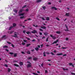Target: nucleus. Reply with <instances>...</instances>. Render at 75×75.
Returning <instances> with one entry per match:
<instances>
[{
  "mask_svg": "<svg viewBox=\"0 0 75 75\" xmlns=\"http://www.w3.org/2000/svg\"><path fill=\"white\" fill-rule=\"evenodd\" d=\"M31 33L33 34H35V33H37V30H33V31H32L31 32Z\"/></svg>",
  "mask_w": 75,
  "mask_h": 75,
  "instance_id": "obj_1",
  "label": "nucleus"
},
{
  "mask_svg": "<svg viewBox=\"0 0 75 75\" xmlns=\"http://www.w3.org/2000/svg\"><path fill=\"white\" fill-rule=\"evenodd\" d=\"M50 35L51 37H52V38L54 40H55V39L56 38V37H55L54 36H53L51 35Z\"/></svg>",
  "mask_w": 75,
  "mask_h": 75,
  "instance_id": "obj_2",
  "label": "nucleus"
},
{
  "mask_svg": "<svg viewBox=\"0 0 75 75\" xmlns=\"http://www.w3.org/2000/svg\"><path fill=\"white\" fill-rule=\"evenodd\" d=\"M57 42H58V40H57L56 41H54L53 43H52V44L53 45L54 44H57Z\"/></svg>",
  "mask_w": 75,
  "mask_h": 75,
  "instance_id": "obj_3",
  "label": "nucleus"
},
{
  "mask_svg": "<svg viewBox=\"0 0 75 75\" xmlns=\"http://www.w3.org/2000/svg\"><path fill=\"white\" fill-rule=\"evenodd\" d=\"M49 34L47 32H46L45 33H44L43 34L44 35H45V36H47V35H48Z\"/></svg>",
  "mask_w": 75,
  "mask_h": 75,
  "instance_id": "obj_4",
  "label": "nucleus"
},
{
  "mask_svg": "<svg viewBox=\"0 0 75 75\" xmlns=\"http://www.w3.org/2000/svg\"><path fill=\"white\" fill-rule=\"evenodd\" d=\"M31 67V64H28L27 66V68H30V67Z\"/></svg>",
  "mask_w": 75,
  "mask_h": 75,
  "instance_id": "obj_5",
  "label": "nucleus"
},
{
  "mask_svg": "<svg viewBox=\"0 0 75 75\" xmlns=\"http://www.w3.org/2000/svg\"><path fill=\"white\" fill-rule=\"evenodd\" d=\"M19 64L20 66H22V65H23V62H20Z\"/></svg>",
  "mask_w": 75,
  "mask_h": 75,
  "instance_id": "obj_6",
  "label": "nucleus"
},
{
  "mask_svg": "<svg viewBox=\"0 0 75 75\" xmlns=\"http://www.w3.org/2000/svg\"><path fill=\"white\" fill-rule=\"evenodd\" d=\"M56 55L58 56H59V55H63V54L62 53H60L59 54L57 53Z\"/></svg>",
  "mask_w": 75,
  "mask_h": 75,
  "instance_id": "obj_7",
  "label": "nucleus"
},
{
  "mask_svg": "<svg viewBox=\"0 0 75 75\" xmlns=\"http://www.w3.org/2000/svg\"><path fill=\"white\" fill-rule=\"evenodd\" d=\"M51 8L52 9H54V8L55 10H57V8L56 7H52Z\"/></svg>",
  "mask_w": 75,
  "mask_h": 75,
  "instance_id": "obj_8",
  "label": "nucleus"
},
{
  "mask_svg": "<svg viewBox=\"0 0 75 75\" xmlns=\"http://www.w3.org/2000/svg\"><path fill=\"white\" fill-rule=\"evenodd\" d=\"M23 9H21L19 10V11L18 12V13L19 14H20V13H22V12L23 11Z\"/></svg>",
  "mask_w": 75,
  "mask_h": 75,
  "instance_id": "obj_9",
  "label": "nucleus"
},
{
  "mask_svg": "<svg viewBox=\"0 0 75 75\" xmlns=\"http://www.w3.org/2000/svg\"><path fill=\"white\" fill-rule=\"evenodd\" d=\"M30 45H31V44L30 43L27 44H26V47H29V46H30Z\"/></svg>",
  "mask_w": 75,
  "mask_h": 75,
  "instance_id": "obj_10",
  "label": "nucleus"
},
{
  "mask_svg": "<svg viewBox=\"0 0 75 75\" xmlns=\"http://www.w3.org/2000/svg\"><path fill=\"white\" fill-rule=\"evenodd\" d=\"M46 20L47 21H49L50 20V18L48 17H46Z\"/></svg>",
  "mask_w": 75,
  "mask_h": 75,
  "instance_id": "obj_11",
  "label": "nucleus"
},
{
  "mask_svg": "<svg viewBox=\"0 0 75 75\" xmlns=\"http://www.w3.org/2000/svg\"><path fill=\"white\" fill-rule=\"evenodd\" d=\"M40 27L41 28H42V29H46V27H45V26H41Z\"/></svg>",
  "mask_w": 75,
  "mask_h": 75,
  "instance_id": "obj_12",
  "label": "nucleus"
},
{
  "mask_svg": "<svg viewBox=\"0 0 75 75\" xmlns=\"http://www.w3.org/2000/svg\"><path fill=\"white\" fill-rule=\"evenodd\" d=\"M14 65L15 67H19V65L17 64H14Z\"/></svg>",
  "mask_w": 75,
  "mask_h": 75,
  "instance_id": "obj_13",
  "label": "nucleus"
},
{
  "mask_svg": "<svg viewBox=\"0 0 75 75\" xmlns=\"http://www.w3.org/2000/svg\"><path fill=\"white\" fill-rule=\"evenodd\" d=\"M13 11L16 13H17V12H18V11H17V10L16 9L14 10Z\"/></svg>",
  "mask_w": 75,
  "mask_h": 75,
  "instance_id": "obj_14",
  "label": "nucleus"
},
{
  "mask_svg": "<svg viewBox=\"0 0 75 75\" xmlns=\"http://www.w3.org/2000/svg\"><path fill=\"white\" fill-rule=\"evenodd\" d=\"M24 13H20L19 14V15L21 16H24Z\"/></svg>",
  "mask_w": 75,
  "mask_h": 75,
  "instance_id": "obj_15",
  "label": "nucleus"
},
{
  "mask_svg": "<svg viewBox=\"0 0 75 75\" xmlns=\"http://www.w3.org/2000/svg\"><path fill=\"white\" fill-rule=\"evenodd\" d=\"M35 49V50H36V51H38V50H39V48H38V47H36Z\"/></svg>",
  "mask_w": 75,
  "mask_h": 75,
  "instance_id": "obj_16",
  "label": "nucleus"
},
{
  "mask_svg": "<svg viewBox=\"0 0 75 75\" xmlns=\"http://www.w3.org/2000/svg\"><path fill=\"white\" fill-rule=\"evenodd\" d=\"M57 34H60V33H61V32L59 31H57L56 32Z\"/></svg>",
  "mask_w": 75,
  "mask_h": 75,
  "instance_id": "obj_17",
  "label": "nucleus"
},
{
  "mask_svg": "<svg viewBox=\"0 0 75 75\" xmlns=\"http://www.w3.org/2000/svg\"><path fill=\"white\" fill-rule=\"evenodd\" d=\"M17 55V53H14V57H16Z\"/></svg>",
  "mask_w": 75,
  "mask_h": 75,
  "instance_id": "obj_18",
  "label": "nucleus"
},
{
  "mask_svg": "<svg viewBox=\"0 0 75 75\" xmlns=\"http://www.w3.org/2000/svg\"><path fill=\"white\" fill-rule=\"evenodd\" d=\"M63 69L64 71H68V68L65 69L64 68H63Z\"/></svg>",
  "mask_w": 75,
  "mask_h": 75,
  "instance_id": "obj_19",
  "label": "nucleus"
},
{
  "mask_svg": "<svg viewBox=\"0 0 75 75\" xmlns=\"http://www.w3.org/2000/svg\"><path fill=\"white\" fill-rule=\"evenodd\" d=\"M48 38H49V37H48L46 40V42H48Z\"/></svg>",
  "mask_w": 75,
  "mask_h": 75,
  "instance_id": "obj_20",
  "label": "nucleus"
},
{
  "mask_svg": "<svg viewBox=\"0 0 75 75\" xmlns=\"http://www.w3.org/2000/svg\"><path fill=\"white\" fill-rule=\"evenodd\" d=\"M13 28V26L10 27L8 29V30H11V28Z\"/></svg>",
  "mask_w": 75,
  "mask_h": 75,
  "instance_id": "obj_21",
  "label": "nucleus"
},
{
  "mask_svg": "<svg viewBox=\"0 0 75 75\" xmlns=\"http://www.w3.org/2000/svg\"><path fill=\"white\" fill-rule=\"evenodd\" d=\"M26 33L27 34H31V32L30 31H28L26 32Z\"/></svg>",
  "mask_w": 75,
  "mask_h": 75,
  "instance_id": "obj_22",
  "label": "nucleus"
},
{
  "mask_svg": "<svg viewBox=\"0 0 75 75\" xmlns=\"http://www.w3.org/2000/svg\"><path fill=\"white\" fill-rule=\"evenodd\" d=\"M12 37H16V38H18V37L16 35H12Z\"/></svg>",
  "mask_w": 75,
  "mask_h": 75,
  "instance_id": "obj_23",
  "label": "nucleus"
},
{
  "mask_svg": "<svg viewBox=\"0 0 75 75\" xmlns=\"http://www.w3.org/2000/svg\"><path fill=\"white\" fill-rule=\"evenodd\" d=\"M13 27H16V24L14 23L13 24Z\"/></svg>",
  "mask_w": 75,
  "mask_h": 75,
  "instance_id": "obj_24",
  "label": "nucleus"
},
{
  "mask_svg": "<svg viewBox=\"0 0 75 75\" xmlns=\"http://www.w3.org/2000/svg\"><path fill=\"white\" fill-rule=\"evenodd\" d=\"M41 0H37V3H39V2H41Z\"/></svg>",
  "mask_w": 75,
  "mask_h": 75,
  "instance_id": "obj_25",
  "label": "nucleus"
},
{
  "mask_svg": "<svg viewBox=\"0 0 75 75\" xmlns=\"http://www.w3.org/2000/svg\"><path fill=\"white\" fill-rule=\"evenodd\" d=\"M43 56L44 57H46V55L45 54V52H43Z\"/></svg>",
  "mask_w": 75,
  "mask_h": 75,
  "instance_id": "obj_26",
  "label": "nucleus"
},
{
  "mask_svg": "<svg viewBox=\"0 0 75 75\" xmlns=\"http://www.w3.org/2000/svg\"><path fill=\"white\" fill-rule=\"evenodd\" d=\"M6 35H4L2 37V38H5V37H6Z\"/></svg>",
  "mask_w": 75,
  "mask_h": 75,
  "instance_id": "obj_27",
  "label": "nucleus"
},
{
  "mask_svg": "<svg viewBox=\"0 0 75 75\" xmlns=\"http://www.w3.org/2000/svg\"><path fill=\"white\" fill-rule=\"evenodd\" d=\"M11 71V69H10V68H8V72H10Z\"/></svg>",
  "mask_w": 75,
  "mask_h": 75,
  "instance_id": "obj_28",
  "label": "nucleus"
},
{
  "mask_svg": "<svg viewBox=\"0 0 75 75\" xmlns=\"http://www.w3.org/2000/svg\"><path fill=\"white\" fill-rule=\"evenodd\" d=\"M9 54H10L11 55H13V54H14V53L13 52H10L9 53Z\"/></svg>",
  "mask_w": 75,
  "mask_h": 75,
  "instance_id": "obj_29",
  "label": "nucleus"
},
{
  "mask_svg": "<svg viewBox=\"0 0 75 75\" xmlns=\"http://www.w3.org/2000/svg\"><path fill=\"white\" fill-rule=\"evenodd\" d=\"M56 19L57 20H58V21H60V20H59V19L58 18H56Z\"/></svg>",
  "mask_w": 75,
  "mask_h": 75,
  "instance_id": "obj_30",
  "label": "nucleus"
},
{
  "mask_svg": "<svg viewBox=\"0 0 75 75\" xmlns=\"http://www.w3.org/2000/svg\"><path fill=\"white\" fill-rule=\"evenodd\" d=\"M32 42H35V41H36V40H35V39H33L32 40Z\"/></svg>",
  "mask_w": 75,
  "mask_h": 75,
  "instance_id": "obj_31",
  "label": "nucleus"
},
{
  "mask_svg": "<svg viewBox=\"0 0 75 75\" xmlns=\"http://www.w3.org/2000/svg\"><path fill=\"white\" fill-rule=\"evenodd\" d=\"M3 48H8V46H4L3 47Z\"/></svg>",
  "mask_w": 75,
  "mask_h": 75,
  "instance_id": "obj_32",
  "label": "nucleus"
},
{
  "mask_svg": "<svg viewBox=\"0 0 75 75\" xmlns=\"http://www.w3.org/2000/svg\"><path fill=\"white\" fill-rule=\"evenodd\" d=\"M66 16H69V13H66Z\"/></svg>",
  "mask_w": 75,
  "mask_h": 75,
  "instance_id": "obj_33",
  "label": "nucleus"
},
{
  "mask_svg": "<svg viewBox=\"0 0 75 75\" xmlns=\"http://www.w3.org/2000/svg\"><path fill=\"white\" fill-rule=\"evenodd\" d=\"M27 54H30V52L29 51L27 52Z\"/></svg>",
  "mask_w": 75,
  "mask_h": 75,
  "instance_id": "obj_34",
  "label": "nucleus"
},
{
  "mask_svg": "<svg viewBox=\"0 0 75 75\" xmlns=\"http://www.w3.org/2000/svg\"><path fill=\"white\" fill-rule=\"evenodd\" d=\"M27 6L26 5H25L24 6H23L22 8H25V7H26Z\"/></svg>",
  "mask_w": 75,
  "mask_h": 75,
  "instance_id": "obj_35",
  "label": "nucleus"
},
{
  "mask_svg": "<svg viewBox=\"0 0 75 75\" xmlns=\"http://www.w3.org/2000/svg\"><path fill=\"white\" fill-rule=\"evenodd\" d=\"M25 43L24 42H23L22 43V45H25Z\"/></svg>",
  "mask_w": 75,
  "mask_h": 75,
  "instance_id": "obj_36",
  "label": "nucleus"
},
{
  "mask_svg": "<svg viewBox=\"0 0 75 75\" xmlns=\"http://www.w3.org/2000/svg\"><path fill=\"white\" fill-rule=\"evenodd\" d=\"M71 75H75V74L73 72H71Z\"/></svg>",
  "mask_w": 75,
  "mask_h": 75,
  "instance_id": "obj_37",
  "label": "nucleus"
},
{
  "mask_svg": "<svg viewBox=\"0 0 75 75\" xmlns=\"http://www.w3.org/2000/svg\"><path fill=\"white\" fill-rule=\"evenodd\" d=\"M37 59V58H34L33 59V60H34L35 61Z\"/></svg>",
  "mask_w": 75,
  "mask_h": 75,
  "instance_id": "obj_38",
  "label": "nucleus"
},
{
  "mask_svg": "<svg viewBox=\"0 0 75 75\" xmlns=\"http://www.w3.org/2000/svg\"><path fill=\"white\" fill-rule=\"evenodd\" d=\"M50 54H51L52 55H55V54H54V53L52 52H51L50 53Z\"/></svg>",
  "mask_w": 75,
  "mask_h": 75,
  "instance_id": "obj_39",
  "label": "nucleus"
},
{
  "mask_svg": "<svg viewBox=\"0 0 75 75\" xmlns=\"http://www.w3.org/2000/svg\"><path fill=\"white\" fill-rule=\"evenodd\" d=\"M42 8L44 9L45 10V9L46 7L45 6H42Z\"/></svg>",
  "mask_w": 75,
  "mask_h": 75,
  "instance_id": "obj_40",
  "label": "nucleus"
},
{
  "mask_svg": "<svg viewBox=\"0 0 75 75\" xmlns=\"http://www.w3.org/2000/svg\"><path fill=\"white\" fill-rule=\"evenodd\" d=\"M33 74H34V75H39L38 74L35 73H33Z\"/></svg>",
  "mask_w": 75,
  "mask_h": 75,
  "instance_id": "obj_41",
  "label": "nucleus"
},
{
  "mask_svg": "<svg viewBox=\"0 0 75 75\" xmlns=\"http://www.w3.org/2000/svg\"><path fill=\"white\" fill-rule=\"evenodd\" d=\"M4 66L5 67H8V65H7L6 64H5V65H4Z\"/></svg>",
  "mask_w": 75,
  "mask_h": 75,
  "instance_id": "obj_42",
  "label": "nucleus"
},
{
  "mask_svg": "<svg viewBox=\"0 0 75 75\" xmlns=\"http://www.w3.org/2000/svg\"><path fill=\"white\" fill-rule=\"evenodd\" d=\"M24 17V16H21V17H20V18H21V19H22V18H23Z\"/></svg>",
  "mask_w": 75,
  "mask_h": 75,
  "instance_id": "obj_43",
  "label": "nucleus"
},
{
  "mask_svg": "<svg viewBox=\"0 0 75 75\" xmlns=\"http://www.w3.org/2000/svg\"><path fill=\"white\" fill-rule=\"evenodd\" d=\"M23 41H24V42H26L27 41V40H23Z\"/></svg>",
  "mask_w": 75,
  "mask_h": 75,
  "instance_id": "obj_44",
  "label": "nucleus"
},
{
  "mask_svg": "<svg viewBox=\"0 0 75 75\" xmlns=\"http://www.w3.org/2000/svg\"><path fill=\"white\" fill-rule=\"evenodd\" d=\"M21 53L23 54H25V53L23 51L21 52Z\"/></svg>",
  "mask_w": 75,
  "mask_h": 75,
  "instance_id": "obj_45",
  "label": "nucleus"
},
{
  "mask_svg": "<svg viewBox=\"0 0 75 75\" xmlns=\"http://www.w3.org/2000/svg\"><path fill=\"white\" fill-rule=\"evenodd\" d=\"M27 63L28 64H31V63L29 61H28Z\"/></svg>",
  "mask_w": 75,
  "mask_h": 75,
  "instance_id": "obj_46",
  "label": "nucleus"
},
{
  "mask_svg": "<svg viewBox=\"0 0 75 75\" xmlns=\"http://www.w3.org/2000/svg\"><path fill=\"white\" fill-rule=\"evenodd\" d=\"M39 30L41 31H43V30H42L41 28H39Z\"/></svg>",
  "mask_w": 75,
  "mask_h": 75,
  "instance_id": "obj_47",
  "label": "nucleus"
},
{
  "mask_svg": "<svg viewBox=\"0 0 75 75\" xmlns=\"http://www.w3.org/2000/svg\"><path fill=\"white\" fill-rule=\"evenodd\" d=\"M7 43H8V44H11V42H7Z\"/></svg>",
  "mask_w": 75,
  "mask_h": 75,
  "instance_id": "obj_48",
  "label": "nucleus"
},
{
  "mask_svg": "<svg viewBox=\"0 0 75 75\" xmlns=\"http://www.w3.org/2000/svg\"><path fill=\"white\" fill-rule=\"evenodd\" d=\"M72 63H69V65H72Z\"/></svg>",
  "mask_w": 75,
  "mask_h": 75,
  "instance_id": "obj_49",
  "label": "nucleus"
},
{
  "mask_svg": "<svg viewBox=\"0 0 75 75\" xmlns=\"http://www.w3.org/2000/svg\"><path fill=\"white\" fill-rule=\"evenodd\" d=\"M13 31H11L10 32V34H12V33H13Z\"/></svg>",
  "mask_w": 75,
  "mask_h": 75,
  "instance_id": "obj_50",
  "label": "nucleus"
},
{
  "mask_svg": "<svg viewBox=\"0 0 75 75\" xmlns=\"http://www.w3.org/2000/svg\"><path fill=\"white\" fill-rule=\"evenodd\" d=\"M11 45L12 47H14V45H13L12 44H11Z\"/></svg>",
  "mask_w": 75,
  "mask_h": 75,
  "instance_id": "obj_51",
  "label": "nucleus"
},
{
  "mask_svg": "<svg viewBox=\"0 0 75 75\" xmlns=\"http://www.w3.org/2000/svg\"><path fill=\"white\" fill-rule=\"evenodd\" d=\"M32 59V57H28V59Z\"/></svg>",
  "mask_w": 75,
  "mask_h": 75,
  "instance_id": "obj_52",
  "label": "nucleus"
},
{
  "mask_svg": "<svg viewBox=\"0 0 75 75\" xmlns=\"http://www.w3.org/2000/svg\"><path fill=\"white\" fill-rule=\"evenodd\" d=\"M23 33H24V34H25V30H23Z\"/></svg>",
  "mask_w": 75,
  "mask_h": 75,
  "instance_id": "obj_53",
  "label": "nucleus"
},
{
  "mask_svg": "<svg viewBox=\"0 0 75 75\" xmlns=\"http://www.w3.org/2000/svg\"><path fill=\"white\" fill-rule=\"evenodd\" d=\"M43 65H44V64L42 63V64H41V67H43Z\"/></svg>",
  "mask_w": 75,
  "mask_h": 75,
  "instance_id": "obj_54",
  "label": "nucleus"
},
{
  "mask_svg": "<svg viewBox=\"0 0 75 75\" xmlns=\"http://www.w3.org/2000/svg\"><path fill=\"white\" fill-rule=\"evenodd\" d=\"M66 28L67 30H68V27L66 26Z\"/></svg>",
  "mask_w": 75,
  "mask_h": 75,
  "instance_id": "obj_55",
  "label": "nucleus"
},
{
  "mask_svg": "<svg viewBox=\"0 0 75 75\" xmlns=\"http://www.w3.org/2000/svg\"><path fill=\"white\" fill-rule=\"evenodd\" d=\"M53 52L54 53H56V52H57V51L56 50H54Z\"/></svg>",
  "mask_w": 75,
  "mask_h": 75,
  "instance_id": "obj_56",
  "label": "nucleus"
},
{
  "mask_svg": "<svg viewBox=\"0 0 75 75\" xmlns=\"http://www.w3.org/2000/svg\"><path fill=\"white\" fill-rule=\"evenodd\" d=\"M27 39L29 41V40H30V38H27Z\"/></svg>",
  "mask_w": 75,
  "mask_h": 75,
  "instance_id": "obj_57",
  "label": "nucleus"
},
{
  "mask_svg": "<svg viewBox=\"0 0 75 75\" xmlns=\"http://www.w3.org/2000/svg\"><path fill=\"white\" fill-rule=\"evenodd\" d=\"M42 19L43 20H45V19L43 18H42Z\"/></svg>",
  "mask_w": 75,
  "mask_h": 75,
  "instance_id": "obj_58",
  "label": "nucleus"
},
{
  "mask_svg": "<svg viewBox=\"0 0 75 75\" xmlns=\"http://www.w3.org/2000/svg\"><path fill=\"white\" fill-rule=\"evenodd\" d=\"M42 38V39H44V38H45V36H44Z\"/></svg>",
  "mask_w": 75,
  "mask_h": 75,
  "instance_id": "obj_59",
  "label": "nucleus"
},
{
  "mask_svg": "<svg viewBox=\"0 0 75 75\" xmlns=\"http://www.w3.org/2000/svg\"><path fill=\"white\" fill-rule=\"evenodd\" d=\"M26 11H27V12L28 11V9H27L26 10Z\"/></svg>",
  "mask_w": 75,
  "mask_h": 75,
  "instance_id": "obj_60",
  "label": "nucleus"
},
{
  "mask_svg": "<svg viewBox=\"0 0 75 75\" xmlns=\"http://www.w3.org/2000/svg\"><path fill=\"white\" fill-rule=\"evenodd\" d=\"M40 35H42V33H41V32L40 33Z\"/></svg>",
  "mask_w": 75,
  "mask_h": 75,
  "instance_id": "obj_61",
  "label": "nucleus"
},
{
  "mask_svg": "<svg viewBox=\"0 0 75 75\" xmlns=\"http://www.w3.org/2000/svg\"><path fill=\"white\" fill-rule=\"evenodd\" d=\"M66 40H69L68 38H66Z\"/></svg>",
  "mask_w": 75,
  "mask_h": 75,
  "instance_id": "obj_62",
  "label": "nucleus"
},
{
  "mask_svg": "<svg viewBox=\"0 0 75 75\" xmlns=\"http://www.w3.org/2000/svg\"><path fill=\"white\" fill-rule=\"evenodd\" d=\"M40 45L41 46V48H42V47H43V44H42Z\"/></svg>",
  "mask_w": 75,
  "mask_h": 75,
  "instance_id": "obj_63",
  "label": "nucleus"
},
{
  "mask_svg": "<svg viewBox=\"0 0 75 75\" xmlns=\"http://www.w3.org/2000/svg\"><path fill=\"white\" fill-rule=\"evenodd\" d=\"M48 4L49 5H50V4H51V2H48Z\"/></svg>",
  "mask_w": 75,
  "mask_h": 75,
  "instance_id": "obj_64",
  "label": "nucleus"
}]
</instances>
